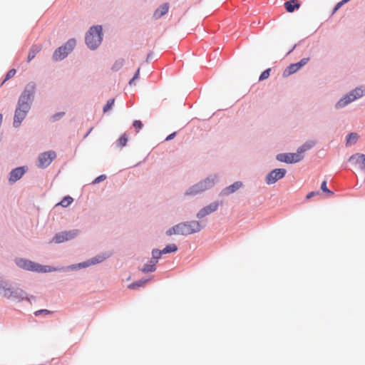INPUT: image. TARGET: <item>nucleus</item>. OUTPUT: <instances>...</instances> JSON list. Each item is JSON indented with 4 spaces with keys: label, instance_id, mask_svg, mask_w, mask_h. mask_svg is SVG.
Here are the masks:
<instances>
[{
    "label": "nucleus",
    "instance_id": "1",
    "mask_svg": "<svg viewBox=\"0 0 365 365\" xmlns=\"http://www.w3.org/2000/svg\"><path fill=\"white\" fill-rule=\"evenodd\" d=\"M102 41V27H91L86 36V43L91 49L96 48Z\"/></svg>",
    "mask_w": 365,
    "mask_h": 365
},
{
    "label": "nucleus",
    "instance_id": "2",
    "mask_svg": "<svg viewBox=\"0 0 365 365\" xmlns=\"http://www.w3.org/2000/svg\"><path fill=\"white\" fill-rule=\"evenodd\" d=\"M16 264L24 269L37 272H49L58 270L57 268L51 267L50 266H42L39 264H36L24 259H17Z\"/></svg>",
    "mask_w": 365,
    "mask_h": 365
},
{
    "label": "nucleus",
    "instance_id": "3",
    "mask_svg": "<svg viewBox=\"0 0 365 365\" xmlns=\"http://www.w3.org/2000/svg\"><path fill=\"white\" fill-rule=\"evenodd\" d=\"M179 235H187L200 232L202 226L198 221H190L178 224Z\"/></svg>",
    "mask_w": 365,
    "mask_h": 365
},
{
    "label": "nucleus",
    "instance_id": "4",
    "mask_svg": "<svg viewBox=\"0 0 365 365\" xmlns=\"http://www.w3.org/2000/svg\"><path fill=\"white\" fill-rule=\"evenodd\" d=\"M76 46V40L69 39L63 46L58 48L53 54V59L56 61L63 60L73 49Z\"/></svg>",
    "mask_w": 365,
    "mask_h": 365
},
{
    "label": "nucleus",
    "instance_id": "5",
    "mask_svg": "<svg viewBox=\"0 0 365 365\" xmlns=\"http://www.w3.org/2000/svg\"><path fill=\"white\" fill-rule=\"evenodd\" d=\"M364 94V91L360 88H357L351 91L349 94L346 95L344 98H341L335 106V108L339 109L341 108L355 100L362 97Z\"/></svg>",
    "mask_w": 365,
    "mask_h": 365
},
{
    "label": "nucleus",
    "instance_id": "6",
    "mask_svg": "<svg viewBox=\"0 0 365 365\" xmlns=\"http://www.w3.org/2000/svg\"><path fill=\"white\" fill-rule=\"evenodd\" d=\"M214 179L207 178L205 180L201 181L196 185L191 187L186 192L187 195H195L202 192L210 187L214 185Z\"/></svg>",
    "mask_w": 365,
    "mask_h": 365
},
{
    "label": "nucleus",
    "instance_id": "7",
    "mask_svg": "<svg viewBox=\"0 0 365 365\" xmlns=\"http://www.w3.org/2000/svg\"><path fill=\"white\" fill-rule=\"evenodd\" d=\"M34 86H27L19 99L18 105L22 106L24 109H30V102L34 95Z\"/></svg>",
    "mask_w": 365,
    "mask_h": 365
},
{
    "label": "nucleus",
    "instance_id": "8",
    "mask_svg": "<svg viewBox=\"0 0 365 365\" xmlns=\"http://www.w3.org/2000/svg\"><path fill=\"white\" fill-rule=\"evenodd\" d=\"M286 170L283 168H277L272 170L266 177L265 181L267 184L272 185L275 183L278 180L283 178L286 175Z\"/></svg>",
    "mask_w": 365,
    "mask_h": 365
},
{
    "label": "nucleus",
    "instance_id": "9",
    "mask_svg": "<svg viewBox=\"0 0 365 365\" xmlns=\"http://www.w3.org/2000/svg\"><path fill=\"white\" fill-rule=\"evenodd\" d=\"M56 157V154L54 151L50 150L41 153L38 156V164L39 168H43L48 167L53 159Z\"/></svg>",
    "mask_w": 365,
    "mask_h": 365
},
{
    "label": "nucleus",
    "instance_id": "10",
    "mask_svg": "<svg viewBox=\"0 0 365 365\" xmlns=\"http://www.w3.org/2000/svg\"><path fill=\"white\" fill-rule=\"evenodd\" d=\"M303 155L299 153H281L277 155V160L287 163H298L303 159Z\"/></svg>",
    "mask_w": 365,
    "mask_h": 365
},
{
    "label": "nucleus",
    "instance_id": "11",
    "mask_svg": "<svg viewBox=\"0 0 365 365\" xmlns=\"http://www.w3.org/2000/svg\"><path fill=\"white\" fill-rule=\"evenodd\" d=\"M309 61V58H304L301 59L300 61L296 63L290 64L284 71L283 76H288L296 73L298 70H299L302 67L306 65Z\"/></svg>",
    "mask_w": 365,
    "mask_h": 365
},
{
    "label": "nucleus",
    "instance_id": "12",
    "mask_svg": "<svg viewBox=\"0 0 365 365\" xmlns=\"http://www.w3.org/2000/svg\"><path fill=\"white\" fill-rule=\"evenodd\" d=\"M77 230H72L68 232H62L58 234H56L53 237V240L56 243H61L65 241L71 240L74 238L77 235Z\"/></svg>",
    "mask_w": 365,
    "mask_h": 365
},
{
    "label": "nucleus",
    "instance_id": "13",
    "mask_svg": "<svg viewBox=\"0 0 365 365\" xmlns=\"http://www.w3.org/2000/svg\"><path fill=\"white\" fill-rule=\"evenodd\" d=\"M349 161L354 165L355 166H357L360 170L365 171V155L361 154V153H356L352 155L349 159Z\"/></svg>",
    "mask_w": 365,
    "mask_h": 365
},
{
    "label": "nucleus",
    "instance_id": "14",
    "mask_svg": "<svg viewBox=\"0 0 365 365\" xmlns=\"http://www.w3.org/2000/svg\"><path fill=\"white\" fill-rule=\"evenodd\" d=\"M29 109H24L22 106H17L15 110L14 120V125L15 127H18L20 125L22 120L25 118L26 113Z\"/></svg>",
    "mask_w": 365,
    "mask_h": 365
},
{
    "label": "nucleus",
    "instance_id": "15",
    "mask_svg": "<svg viewBox=\"0 0 365 365\" xmlns=\"http://www.w3.org/2000/svg\"><path fill=\"white\" fill-rule=\"evenodd\" d=\"M219 207V202H214L210 203L209 205L205 206V207L202 208L197 214V218H202L207 215L215 212Z\"/></svg>",
    "mask_w": 365,
    "mask_h": 365
},
{
    "label": "nucleus",
    "instance_id": "16",
    "mask_svg": "<svg viewBox=\"0 0 365 365\" xmlns=\"http://www.w3.org/2000/svg\"><path fill=\"white\" fill-rule=\"evenodd\" d=\"M109 257L108 254H103L96 256L95 257L92 258L91 260H88L86 262L80 263L79 267H86L91 264H96L100 262H102L106 259H107Z\"/></svg>",
    "mask_w": 365,
    "mask_h": 365
},
{
    "label": "nucleus",
    "instance_id": "17",
    "mask_svg": "<svg viewBox=\"0 0 365 365\" xmlns=\"http://www.w3.org/2000/svg\"><path fill=\"white\" fill-rule=\"evenodd\" d=\"M24 173H25V170L23 167H19L16 169H14L10 173L9 182H15L16 181L19 180L23 176Z\"/></svg>",
    "mask_w": 365,
    "mask_h": 365
},
{
    "label": "nucleus",
    "instance_id": "18",
    "mask_svg": "<svg viewBox=\"0 0 365 365\" xmlns=\"http://www.w3.org/2000/svg\"><path fill=\"white\" fill-rule=\"evenodd\" d=\"M242 185V183L241 182H235L231 185L225 187L222 192L221 194L224 195H230L235 191H237L239 188H240Z\"/></svg>",
    "mask_w": 365,
    "mask_h": 365
},
{
    "label": "nucleus",
    "instance_id": "19",
    "mask_svg": "<svg viewBox=\"0 0 365 365\" xmlns=\"http://www.w3.org/2000/svg\"><path fill=\"white\" fill-rule=\"evenodd\" d=\"M169 10V4L165 3L160 7L157 9L154 12L153 16L155 19H160L168 13Z\"/></svg>",
    "mask_w": 365,
    "mask_h": 365
},
{
    "label": "nucleus",
    "instance_id": "20",
    "mask_svg": "<svg viewBox=\"0 0 365 365\" xmlns=\"http://www.w3.org/2000/svg\"><path fill=\"white\" fill-rule=\"evenodd\" d=\"M300 4L298 2V0H289L284 3V7L286 10L291 13L293 12L296 9H299Z\"/></svg>",
    "mask_w": 365,
    "mask_h": 365
},
{
    "label": "nucleus",
    "instance_id": "21",
    "mask_svg": "<svg viewBox=\"0 0 365 365\" xmlns=\"http://www.w3.org/2000/svg\"><path fill=\"white\" fill-rule=\"evenodd\" d=\"M41 48L42 46L41 45H33L29 53L27 61L30 62L33 58H34L36 55L41 50Z\"/></svg>",
    "mask_w": 365,
    "mask_h": 365
},
{
    "label": "nucleus",
    "instance_id": "22",
    "mask_svg": "<svg viewBox=\"0 0 365 365\" xmlns=\"http://www.w3.org/2000/svg\"><path fill=\"white\" fill-rule=\"evenodd\" d=\"M11 299L17 300H24L26 298V292L21 289H13Z\"/></svg>",
    "mask_w": 365,
    "mask_h": 365
},
{
    "label": "nucleus",
    "instance_id": "23",
    "mask_svg": "<svg viewBox=\"0 0 365 365\" xmlns=\"http://www.w3.org/2000/svg\"><path fill=\"white\" fill-rule=\"evenodd\" d=\"M359 138V135L356 133H351L348 135L346 137V144L347 145H351L356 143L357 139Z\"/></svg>",
    "mask_w": 365,
    "mask_h": 365
},
{
    "label": "nucleus",
    "instance_id": "24",
    "mask_svg": "<svg viewBox=\"0 0 365 365\" xmlns=\"http://www.w3.org/2000/svg\"><path fill=\"white\" fill-rule=\"evenodd\" d=\"M155 264V263L151 262V261H150V263L145 264L141 270L145 273L153 272L156 269Z\"/></svg>",
    "mask_w": 365,
    "mask_h": 365
},
{
    "label": "nucleus",
    "instance_id": "25",
    "mask_svg": "<svg viewBox=\"0 0 365 365\" xmlns=\"http://www.w3.org/2000/svg\"><path fill=\"white\" fill-rule=\"evenodd\" d=\"M162 255H163L162 250H153V252H152L153 257L150 260L151 262L156 264L158 262V259H160Z\"/></svg>",
    "mask_w": 365,
    "mask_h": 365
},
{
    "label": "nucleus",
    "instance_id": "26",
    "mask_svg": "<svg viewBox=\"0 0 365 365\" xmlns=\"http://www.w3.org/2000/svg\"><path fill=\"white\" fill-rule=\"evenodd\" d=\"M148 282V280H143V279H140V280H138L134 283H132V284H130L128 287L130 289H137L140 287H143L144 286L146 282Z\"/></svg>",
    "mask_w": 365,
    "mask_h": 365
},
{
    "label": "nucleus",
    "instance_id": "27",
    "mask_svg": "<svg viewBox=\"0 0 365 365\" xmlns=\"http://www.w3.org/2000/svg\"><path fill=\"white\" fill-rule=\"evenodd\" d=\"M313 146L312 143H304L297 149V153L302 155L305 151L309 150Z\"/></svg>",
    "mask_w": 365,
    "mask_h": 365
},
{
    "label": "nucleus",
    "instance_id": "28",
    "mask_svg": "<svg viewBox=\"0 0 365 365\" xmlns=\"http://www.w3.org/2000/svg\"><path fill=\"white\" fill-rule=\"evenodd\" d=\"M73 199L71 197L67 196L63 197V200L58 204H57V205H60L62 207H66L69 205H71L73 202Z\"/></svg>",
    "mask_w": 365,
    "mask_h": 365
},
{
    "label": "nucleus",
    "instance_id": "29",
    "mask_svg": "<svg viewBox=\"0 0 365 365\" xmlns=\"http://www.w3.org/2000/svg\"><path fill=\"white\" fill-rule=\"evenodd\" d=\"M178 250V247L175 244L167 245L163 250H162L163 254H167L170 252H175Z\"/></svg>",
    "mask_w": 365,
    "mask_h": 365
},
{
    "label": "nucleus",
    "instance_id": "30",
    "mask_svg": "<svg viewBox=\"0 0 365 365\" xmlns=\"http://www.w3.org/2000/svg\"><path fill=\"white\" fill-rule=\"evenodd\" d=\"M12 291L13 289L6 287L0 292V294L7 299H11L13 293Z\"/></svg>",
    "mask_w": 365,
    "mask_h": 365
},
{
    "label": "nucleus",
    "instance_id": "31",
    "mask_svg": "<svg viewBox=\"0 0 365 365\" xmlns=\"http://www.w3.org/2000/svg\"><path fill=\"white\" fill-rule=\"evenodd\" d=\"M124 64V60L123 58H120L117 60L114 64L113 65L112 70L117 71L120 70Z\"/></svg>",
    "mask_w": 365,
    "mask_h": 365
},
{
    "label": "nucleus",
    "instance_id": "32",
    "mask_svg": "<svg viewBox=\"0 0 365 365\" xmlns=\"http://www.w3.org/2000/svg\"><path fill=\"white\" fill-rule=\"evenodd\" d=\"M321 189L324 192L327 193L329 196H332L334 195V192L327 188L326 180H324L322 182Z\"/></svg>",
    "mask_w": 365,
    "mask_h": 365
},
{
    "label": "nucleus",
    "instance_id": "33",
    "mask_svg": "<svg viewBox=\"0 0 365 365\" xmlns=\"http://www.w3.org/2000/svg\"><path fill=\"white\" fill-rule=\"evenodd\" d=\"M114 101H115L114 99H110V100L108 101L107 103L106 104V106L103 108V112L104 113H106L110 109H111V108L113 107V106L114 104Z\"/></svg>",
    "mask_w": 365,
    "mask_h": 365
},
{
    "label": "nucleus",
    "instance_id": "34",
    "mask_svg": "<svg viewBox=\"0 0 365 365\" xmlns=\"http://www.w3.org/2000/svg\"><path fill=\"white\" fill-rule=\"evenodd\" d=\"M270 71H271L270 68H268V69L264 71L261 73V75L259 76V81H263V80H265V79L268 78L269 76Z\"/></svg>",
    "mask_w": 365,
    "mask_h": 365
},
{
    "label": "nucleus",
    "instance_id": "35",
    "mask_svg": "<svg viewBox=\"0 0 365 365\" xmlns=\"http://www.w3.org/2000/svg\"><path fill=\"white\" fill-rule=\"evenodd\" d=\"M178 231V225H176L175 226H174L172 228H170L168 230H167L166 235H168V236H171V235H173L174 234L179 235Z\"/></svg>",
    "mask_w": 365,
    "mask_h": 365
},
{
    "label": "nucleus",
    "instance_id": "36",
    "mask_svg": "<svg viewBox=\"0 0 365 365\" xmlns=\"http://www.w3.org/2000/svg\"><path fill=\"white\" fill-rule=\"evenodd\" d=\"M349 0H342L340 2L337 3L336 5L334 6V9H333V11H332V15L336 12V11L338 9H339V8L345 3H346Z\"/></svg>",
    "mask_w": 365,
    "mask_h": 365
},
{
    "label": "nucleus",
    "instance_id": "37",
    "mask_svg": "<svg viewBox=\"0 0 365 365\" xmlns=\"http://www.w3.org/2000/svg\"><path fill=\"white\" fill-rule=\"evenodd\" d=\"M127 141V137L125 136V135H123L118 139V145L120 146H125L126 145Z\"/></svg>",
    "mask_w": 365,
    "mask_h": 365
},
{
    "label": "nucleus",
    "instance_id": "38",
    "mask_svg": "<svg viewBox=\"0 0 365 365\" xmlns=\"http://www.w3.org/2000/svg\"><path fill=\"white\" fill-rule=\"evenodd\" d=\"M16 72V71L15 69H11L10 71H9V72L6 73V78L4 79L3 83L14 76Z\"/></svg>",
    "mask_w": 365,
    "mask_h": 365
},
{
    "label": "nucleus",
    "instance_id": "39",
    "mask_svg": "<svg viewBox=\"0 0 365 365\" xmlns=\"http://www.w3.org/2000/svg\"><path fill=\"white\" fill-rule=\"evenodd\" d=\"M133 125L136 129L137 131H139L143 126L142 122L138 120L133 122Z\"/></svg>",
    "mask_w": 365,
    "mask_h": 365
},
{
    "label": "nucleus",
    "instance_id": "40",
    "mask_svg": "<svg viewBox=\"0 0 365 365\" xmlns=\"http://www.w3.org/2000/svg\"><path fill=\"white\" fill-rule=\"evenodd\" d=\"M140 68H138V70L136 71L134 76L133 77V78L130 79V81H129V84L131 86L133 85V82L137 80L138 78H139V75H140Z\"/></svg>",
    "mask_w": 365,
    "mask_h": 365
},
{
    "label": "nucleus",
    "instance_id": "41",
    "mask_svg": "<svg viewBox=\"0 0 365 365\" xmlns=\"http://www.w3.org/2000/svg\"><path fill=\"white\" fill-rule=\"evenodd\" d=\"M50 313H51V312L48 309H41V310H38V311L35 312L34 314L36 316H38L41 314H48Z\"/></svg>",
    "mask_w": 365,
    "mask_h": 365
},
{
    "label": "nucleus",
    "instance_id": "42",
    "mask_svg": "<svg viewBox=\"0 0 365 365\" xmlns=\"http://www.w3.org/2000/svg\"><path fill=\"white\" fill-rule=\"evenodd\" d=\"M106 175H101L100 176H98V178H96L94 180H93V183L96 184V183H98L103 180H104L106 179Z\"/></svg>",
    "mask_w": 365,
    "mask_h": 365
},
{
    "label": "nucleus",
    "instance_id": "43",
    "mask_svg": "<svg viewBox=\"0 0 365 365\" xmlns=\"http://www.w3.org/2000/svg\"><path fill=\"white\" fill-rule=\"evenodd\" d=\"M7 282L0 279V292L7 287Z\"/></svg>",
    "mask_w": 365,
    "mask_h": 365
},
{
    "label": "nucleus",
    "instance_id": "44",
    "mask_svg": "<svg viewBox=\"0 0 365 365\" xmlns=\"http://www.w3.org/2000/svg\"><path fill=\"white\" fill-rule=\"evenodd\" d=\"M175 135H176V133H175V132H174V133H173L170 134V135H169L165 138V140H167V141H168V140H170L173 139V138H175Z\"/></svg>",
    "mask_w": 365,
    "mask_h": 365
},
{
    "label": "nucleus",
    "instance_id": "45",
    "mask_svg": "<svg viewBox=\"0 0 365 365\" xmlns=\"http://www.w3.org/2000/svg\"><path fill=\"white\" fill-rule=\"evenodd\" d=\"M317 194H318V192H310L309 193L307 194V198L309 199Z\"/></svg>",
    "mask_w": 365,
    "mask_h": 365
},
{
    "label": "nucleus",
    "instance_id": "46",
    "mask_svg": "<svg viewBox=\"0 0 365 365\" xmlns=\"http://www.w3.org/2000/svg\"><path fill=\"white\" fill-rule=\"evenodd\" d=\"M63 115H64V113H56V114L53 115V118L54 120H57L58 117L62 116Z\"/></svg>",
    "mask_w": 365,
    "mask_h": 365
}]
</instances>
